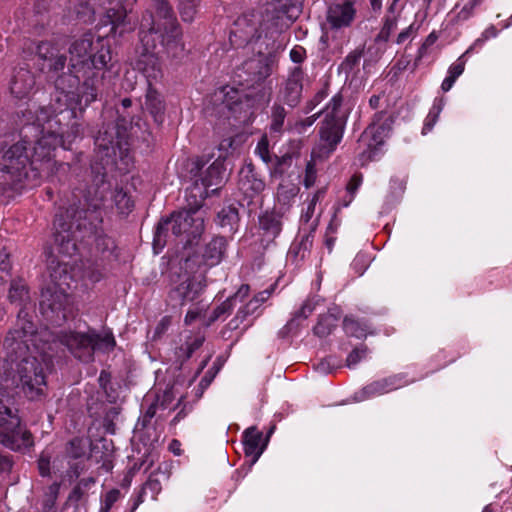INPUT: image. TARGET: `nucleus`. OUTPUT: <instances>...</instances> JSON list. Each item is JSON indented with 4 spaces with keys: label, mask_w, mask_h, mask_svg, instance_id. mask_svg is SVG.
Segmentation results:
<instances>
[{
    "label": "nucleus",
    "mask_w": 512,
    "mask_h": 512,
    "mask_svg": "<svg viewBox=\"0 0 512 512\" xmlns=\"http://www.w3.org/2000/svg\"><path fill=\"white\" fill-rule=\"evenodd\" d=\"M48 329H38L32 317L24 310L18 312L16 322L4 338L3 347L11 361H18L19 387L29 400L46 396L45 368L51 362L52 347Z\"/></svg>",
    "instance_id": "nucleus-1"
},
{
    "label": "nucleus",
    "mask_w": 512,
    "mask_h": 512,
    "mask_svg": "<svg viewBox=\"0 0 512 512\" xmlns=\"http://www.w3.org/2000/svg\"><path fill=\"white\" fill-rule=\"evenodd\" d=\"M69 85L72 88L83 80L81 91L86 102L96 100L97 93L94 80L99 72L107 68L111 61L110 47L100 38L95 39L91 33L84 34L73 41L69 47Z\"/></svg>",
    "instance_id": "nucleus-2"
},
{
    "label": "nucleus",
    "mask_w": 512,
    "mask_h": 512,
    "mask_svg": "<svg viewBox=\"0 0 512 512\" xmlns=\"http://www.w3.org/2000/svg\"><path fill=\"white\" fill-rule=\"evenodd\" d=\"M291 0H261L259 6L243 12L234 21L231 40L237 45L260 39L262 33L266 37L280 33L287 26L284 18L289 12Z\"/></svg>",
    "instance_id": "nucleus-3"
},
{
    "label": "nucleus",
    "mask_w": 512,
    "mask_h": 512,
    "mask_svg": "<svg viewBox=\"0 0 512 512\" xmlns=\"http://www.w3.org/2000/svg\"><path fill=\"white\" fill-rule=\"evenodd\" d=\"M87 211L76 203L67 208L61 207L53 222V238L57 252L64 257H72L78 252L79 241L93 233L91 223L86 221Z\"/></svg>",
    "instance_id": "nucleus-4"
},
{
    "label": "nucleus",
    "mask_w": 512,
    "mask_h": 512,
    "mask_svg": "<svg viewBox=\"0 0 512 512\" xmlns=\"http://www.w3.org/2000/svg\"><path fill=\"white\" fill-rule=\"evenodd\" d=\"M0 443L13 451L33 446V436L22 425L18 410L0 401Z\"/></svg>",
    "instance_id": "nucleus-5"
},
{
    "label": "nucleus",
    "mask_w": 512,
    "mask_h": 512,
    "mask_svg": "<svg viewBox=\"0 0 512 512\" xmlns=\"http://www.w3.org/2000/svg\"><path fill=\"white\" fill-rule=\"evenodd\" d=\"M212 156L202 155L191 160L190 174L199 177L204 187L205 197L218 194L228 180L229 173L225 167V157L219 155L205 171H202Z\"/></svg>",
    "instance_id": "nucleus-6"
},
{
    "label": "nucleus",
    "mask_w": 512,
    "mask_h": 512,
    "mask_svg": "<svg viewBox=\"0 0 512 512\" xmlns=\"http://www.w3.org/2000/svg\"><path fill=\"white\" fill-rule=\"evenodd\" d=\"M233 30L234 27L230 32V36H232ZM275 34L277 33L274 32L272 35L271 33H269L268 36L266 37L265 33H262L260 39L245 44L243 43L242 45H237L236 43H233L232 40H230L231 44L235 48H244L246 46L253 45L252 50L256 51L257 53V56L252 57L242 63L241 67L239 68V71L241 72L239 73V77H243V73L246 76L244 80L253 85L262 82L271 74V67L268 64L264 52L268 50L269 41L274 40ZM229 39H231V37H229Z\"/></svg>",
    "instance_id": "nucleus-7"
},
{
    "label": "nucleus",
    "mask_w": 512,
    "mask_h": 512,
    "mask_svg": "<svg viewBox=\"0 0 512 512\" xmlns=\"http://www.w3.org/2000/svg\"><path fill=\"white\" fill-rule=\"evenodd\" d=\"M343 97L335 94L323 109L324 120L320 127V139L328 151H333L341 141L346 124V112L342 109Z\"/></svg>",
    "instance_id": "nucleus-8"
},
{
    "label": "nucleus",
    "mask_w": 512,
    "mask_h": 512,
    "mask_svg": "<svg viewBox=\"0 0 512 512\" xmlns=\"http://www.w3.org/2000/svg\"><path fill=\"white\" fill-rule=\"evenodd\" d=\"M171 229L176 236H182L186 245L197 242L204 232V219L197 210L174 212L169 219H162V231Z\"/></svg>",
    "instance_id": "nucleus-9"
},
{
    "label": "nucleus",
    "mask_w": 512,
    "mask_h": 512,
    "mask_svg": "<svg viewBox=\"0 0 512 512\" xmlns=\"http://www.w3.org/2000/svg\"><path fill=\"white\" fill-rule=\"evenodd\" d=\"M162 46L168 57L179 58L184 54L182 31L169 4L162 0Z\"/></svg>",
    "instance_id": "nucleus-10"
},
{
    "label": "nucleus",
    "mask_w": 512,
    "mask_h": 512,
    "mask_svg": "<svg viewBox=\"0 0 512 512\" xmlns=\"http://www.w3.org/2000/svg\"><path fill=\"white\" fill-rule=\"evenodd\" d=\"M66 346L69 351L80 361L90 362L93 360L94 345L96 342L93 340L92 331L87 333H78L73 331L61 332L59 335L50 338L52 351L57 343Z\"/></svg>",
    "instance_id": "nucleus-11"
},
{
    "label": "nucleus",
    "mask_w": 512,
    "mask_h": 512,
    "mask_svg": "<svg viewBox=\"0 0 512 512\" xmlns=\"http://www.w3.org/2000/svg\"><path fill=\"white\" fill-rule=\"evenodd\" d=\"M212 103L217 107L219 113L226 114L227 112L234 117L250 107L248 95L244 91L228 85L214 92Z\"/></svg>",
    "instance_id": "nucleus-12"
},
{
    "label": "nucleus",
    "mask_w": 512,
    "mask_h": 512,
    "mask_svg": "<svg viewBox=\"0 0 512 512\" xmlns=\"http://www.w3.org/2000/svg\"><path fill=\"white\" fill-rule=\"evenodd\" d=\"M390 127L383 124H378L373 121L361 134L359 143L365 146V149L360 154L362 163L367 161L376 160L379 155L380 147L384 143V138L387 136Z\"/></svg>",
    "instance_id": "nucleus-13"
},
{
    "label": "nucleus",
    "mask_w": 512,
    "mask_h": 512,
    "mask_svg": "<svg viewBox=\"0 0 512 512\" xmlns=\"http://www.w3.org/2000/svg\"><path fill=\"white\" fill-rule=\"evenodd\" d=\"M304 72L301 67H294L287 80L280 88L277 101L295 108L301 101L303 91Z\"/></svg>",
    "instance_id": "nucleus-14"
},
{
    "label": "nucleus",
    "mask_w": 512,
    "mask_h": 512,
    "mask_svg": "<svg viewBox=\"0 0 512 512\" xmlns=\"http://www.w3.org/2000/svg\"><path fill=\"white\" fill-rule=\"evenodd\" d=\"M359 0H340L327 10V23L331 29H342L352 25L356 17L355 4Z\"/></svg>",
    "instance_id": "nucleus-15"
},
{
    "label": "nucleus",
    "mask_w": 512,
    "mask_h": 512,
    "mask_svg": "<svg viewBox=\"0 0 512 512\" xmlns=\"http://www.w3.org/2000/svg\"><path fill=\"white\" fill-rule=\"evenodd\" d=\"M3 170L12 175H21L30 162L27 141H19L5 150L3 156Z\"/></svg>",
    "instance_id": "nucleus-16"
},
{
    "label": "nucleus",
    "mask_w": 512,
    "mask_h": 512,
    "mask_svg": "<svg viewBox=\"0 0 512 512\" xmlns=\"http://www.w3.org/2000/svg\"><path fill=\"white\" fill-rule=\"evenodd\" d=\"M140 41L143 52L141 62L145 65L143 71L148 68L151 73L160 72L159 51L157 49L160 35L154 28L140 32Z\"/></svg>",
    "instance_id": "nucleus-17"
},
{
    "label": "nucleus",
    "mask_w": 512,
    "mask_h": 512,
    "mask_svg": "<svg viewBox=\"0 0 512 512\" xmlns=\"http://www.w3.org/2000/svg\"><path fill=\"white\" fill-rule=\"evenodd\" d=\"M405 373L394 374L367 384L361 390L365 398L380 396L413 383Z\"/></svg>",
    "instance_id": "nucleus-18"
},
{
    "label": "nucleus",
    "mask_w": 512,
    "mask_h": 512,
    "mask_svg": "<svg viewBox=\"0 0 512 512\" xmlns=\"http://www.w3.org/2000/svg\"><path fill=\"white\" fill-rule=\"evenodd\" d=\"M239 189L253 198L265 189V182L252 162H247L239 171Z\"/></svg>",
    "instance_id": "nucleus-19"
},
{
    "label": "nucleus",
    "mask_w": 512,
    "mask_h": 512,
    "mask_svg": "<svg viewBox=\"0 0 512 512\" xmlns=\"http://www.w3.org/2000/svg\"><path fill=\"white\" fill-rule=\"evenodd\" d=\"M263 434L255 426L247 428L243 432L244 452L251 457V464H255L263 453L266 442L262 443Z\"/></svg>",
    "instance_id": "nucleus-20"
},
{
    "label": "nucleus",
    "mask_w": 512,
    "mask_h": 512,
    "mask_svg": "<svg viewBox=\"0 0 512 512\" xmlns=\"http://www.w3.org/2000/svg\"><path fill=\"white\" fill-rule=\"evenodd\" d=\"M241 206L240 202L236 200L225 204L217 213L216 223L230 233L236 232L240 221L239 207Z\"/></svg>",
    "instance_id": "nucleus-21"
},
{
    "label": "nucleus",
    "mask_w": 512,
    "mask_h": 512,
    "mask_svg": "<svg viewBox=\"0 0 512 512\" xmlns=\"http://www.w3.org/2000/svg\"><path fill=\"white\" fill-rule=\"evenodd\" d=\"M145 77L147 79V93L145 99V109L158 121L160 114V97L158 92V73H151L148 68L145 69Z\"/></svg>",
    "instance_id": "nucleus-22"
},
{
    "label": "nucleus",
    "mask_w": 512,
    "mask_h": 512,
    "mask_svg": "<svg viewBox=\"0 0 512 512\" xmlns=\"http://www.w3.org/2000/svg\"><path fill=\"white\" fill-rule=\"evenodd\" d=\"M227 248V240L223 236H215L206 244L202 260L206 266L213 267L218 265L224 258Z\"/></svg>",
    "instance_id": "nucleus-23"
},
{
    "label": "nucleus",
    "mask_w": 512,
    "mask_h": 512,
    "mask_svg": "<svg viewBox=\"0 0 512 512\" xmlns=\"http://www.w3.org/2000/svg\"><path fill=\"white\" fill-rule=\"evenodd\" d=\"M316 226L317 223L313 222L309 227V231L303 234L299 241L293 242L290 246L288 256L292 258L293 261H303L309 256L313 246V238Z\"/></svg>",
    "instance_id": "nucleus-24"
},
{
    "label": "nucleus",
    "mask_w": 512,
    "mask_h": 512,
    "mask_svg": "<svg viewBox=\"0 0 512 512\" xmlns=\"http://www.w3.org/2000/svg\"><path fill=\"white\" fill-rule=\"evenodd\" d=\"M62 142V136L54 132H47L46 134H43L33 147V157H35L36 160H44L49 158L51 156V152L58 145H61Z\"/></svg>",
    "instance_id": "nucleus-25"
},
{
    "label": "nucleus",
    "mask_w": 512,
    "mask_h": 512,
    "mask_svg": "<svg viewBox=\"0 0 512 512\" xmlns=\"http://www.w3.org/2000/svg\"><path fill=\"white\" fill-rule=\"evenodd\" d=\"M50 270V278L52 282V286L61 289H69L71 282L73 281V276L71 275V268L68 263L54 260L51 261L49 266Z\"/></svg>",
    "instance_id": "nucleus-26"
},
{
    "label": "nucleus",
    "mask_w": 512,
    "mask_h": 512,
    "mask_svg": "<svg viewBox=\"0 0 512 512\" xmlns=\"http://www.w3.org/2000/svg\"><path fill=\"white\" fill-rule=\"evenodd\" d=\"M8 299L11 304H15L21 307L19 312L21 310L26 311L32 317V321L35 323L34 316L31 313H29L26 309V305L30 301V296L28 287L22 279L18 278L13 279L11 281L10 288L8 291Z\"/></svg>",
    "instance_id": "nucleus-27"
},
{
    "label": "nucleus",
    "mask_w": 512,
    "mask_h": 512,
    "mask_svg": "<svg viewBox=\"0 0 512 512\" xmlns=\"http://www.w3.org/2000/svg\"><path fill=\"white\" fill-rule=\"evenodd\" d=\"M288 111L284 108L282 103L275 101L270 107L269 118V133L278 137L286 130V118Z\"/></svg>",
    "instance_id": "nucleus-28"
},
{
    "label": "nucleus",
    "mask_w": 512,
    "mask_h": 512,
    "mask_svg": "<svg viewBox=\"0 0 512 512\" xmlns=\"http://www.w3.org/2000/svg\"><path fill=\"white\" fill-rule=\"evenodd\" d=\"M343 330L347 336L358 339L365 338L371 330V324L364 318L346 315L343 319Z\"/></svg>",
    "instance_id": "nucleus-29"
},
{
    "label": "nucleus",
    "mask_w": 512,
    "mask_h": 512,
    "mask_svg": "<svg viewBox=\"0 0 512 512\" xmlns=\"http://www.w3.org/2000/svg\"><path fill=\"white\" fill-rule=\"evenodd\" d=\"M67 290L68 289L56 288L54 286L47 287V289L42 293V303L47 304L52 311L64 310L69 304V295Z\"/></svg>",
    "instance_id": "nucleus-30"
},
{
    "label": "nucleus",
    "mask_w": 512,
    "mask_h": 512,
    "mask_svg": "<svg viewBox=\"0 0 512 512\" xmlns=\"http://www.w3.org/2000/svg\"><path fill=\"white\" fill-rule=\"evenodd\" d=\"M35 81L32 73L28 70L21 69L14 76L10 90L16 98H24L34 87Z\"/></svg>",
    "instance_id": "nucleus-31"
},
{
    "label": "nucleus",
    "mask_w": 512,
    "mask_h": 512,
    "mask_svg": "<svg viewBox=\"0 0 512 512\" xmlns=\"http://www.w3.org/2000/svg\"><path fill=\"white\" fill-rule=\"evenodd\" d=\"M116 245L112 238L106 235H99L95 237L94 253L96 260L108 263L117 258L115 254Z\"/></svg>",
    "instance_id": "nucleus-32"
},
{
    "label": "nucleus",
    "mask_w": 512,
    "mask_h": 512,
    "mask_svg": "<svg viewBox=\"0 0 512 512\" xmlns=\"http://www.w3.org/2000/svg\"><path fill=\"white\" fill-rule=\"evenodd\" d=\"M259 225L267 236L277 237L282 231L281 216L275 212H265L259 218Z\"/></svg>",
    "instance_id": "nucleus-33"
},
{
    "label": "nucleus",
    "mask_w": 512,
    "mask_h": 512,
    "mask_svg": "<svg viewBox=\"0 0 512 512\" xmlns=\"http://www.w3.org/2000/svg\"><path fill=\"white\" fill-rule=\"evenodd\" d=\"M120 10H114L110 9L107 12V16L110 19V23L112 25L113 30H117L120 27H123L120 30V34L124 33L127 30H132L133 26L131 25L130 20L128 19L127 15V8L128 7H120Z\"/></svg>",
    "instance_id": "nucleus-34"
},
{
    "label": "nucleus",
    "mask_w": 512,
    "mask_h": 512,
    "mask_svg": "<svg viewBox=\"0 0 512 512\" xmlns=\"http://www.w3.org/2000/svg\"><path fill=\"white\" fill-rule=\"evenodd\" d=\"M299 190L296 184L290 181H283L277 188V201L279 204L289 207L299 193Z\"/></svg>",
    "instance_id": "nucleus-35"
},
{
    "label": "nucleus",
    "mask_w": 512,
    "mask_h": 512,
    "mask_svg": "<svg viewBox=\"0 0 512 512\" xmlns=\"http://www.w3.org/2000/svg\"><path fill=\"white\" fill-rule=\"evenodd\" d=\"M337 326V317L333 314L320 315L313 332L316 336L324 338L329 336Z\"/></svg>",
    "instance_id": "nucleus-36"
},
{
    "label": "nucleus",
    "mask_w": 512,
    "mask_h": 512,
    "mask_svg": "<svg viewBox=\"0 0 512 512\" xmlns=\"http://www.w3.org/2000/svg\"><path fill=\"white\" fill-rule=\"evenodd\" d=\"M399 15L386 14L383 19V25L375 37V42L386 43L389 41L391 34L397 29Z\"/></svg>",
    "instance_id": "nucleus-37"
},
{
    "label": "nucleus",
    "mask_w": 512,
    "mask_h": 512,
    "mask_svg": "<svg viewBox=\"0 0 512 512\" xmlns=\"http://www.w3.org/2000/svg\"><path fill=\"white\" fill-rule=\"evenodd\" d=\"M445 105V99L443 97H437L434 99L433 105L428 113V115L425 118L423 128H422V134L425 135L429 133L434 125L436 124L438 117L443 110V107Z\"/></svg>",
    "instance_id": "nucleus-38"
},
{
    "label": "nucleus",
    "mask_w": 512,
    "mask_h": 512,
    "mask_svg": "<svg viewBox=\"0 0 512 512\" xmlns=\"http://www.w3.org/2000/svg\"><path fill=\"white\" fill-rule=\"evenodd\" d=\"M483 40L477 39L472 46H470L453 64L450 65L448 69V74L452 75L454 78H458L464 72L466 65V56L472 52L476 47H482Z\"/></svg>",
    "instance_id": "nucleus-39"
},
{
    "label": "nucleus",
    "mask_w": 512,
    "mask_h": 512,
    "mask_svg": "<svg viewBox=\"0 0 512 512\" xmlns=\"http://www.w3.org/2000/svg\"><path fill=\"white\" fill-rule=\"evenodd\" d=\"M131 106L132 100L130 98H124L121 100V108L117 109V126L125 130L131 128L134 122V117H132L130 113L127 112V109Z\"/></svg>",
    "instance_id": "nucleus-40"
},
{
    "label": "nucleus",
    "mask_w": 512,
    "mask_h": 512,
    "mask_svg": "<svg viewBox=\"0 0 512 512\" xmlns=\"http://www.w3.org/2000/svg\"><path fill=\"white\" fill-rule=\"evenodd\" d=\"M115 206L119 213L128 214L133 209V201L122 188H116L113 195Z\"/></svg>",
    "instance_id": "nucleus-41"
},
{
    "label": "nucleus",
    "mask_w": 512,
    "mask_h": 512,
    "mask_svg": "<svg viewBox=\"0 0 512 512\" xmlns=\"http://www.w3.org/2000/svg\"><path fill=\"white\" fill-rule=\"evenodd\" d=\"M319 301L320 300L317 299L316 297L308 298L303 303L301 308L294 313V317L290 320V322H288L287 327L289 329H291L294 326V323L296 322V320L299 318H302V319L308 318V316L313 313L316 306L319 304Z\"/></svg>",
    "instance_id": "nucleus-42"
},
{
    "label": "nucleus",
    "mask_w": 512,
    "mask_h": 512,
    "mask_svg": "<svg viewBox=\"0 0 512 512\" xmlns=\"http://www.w3.org/2000/svg\"><path fill=\"white\" fill-rule=\"evenodd\" d=\"M105 265L106 263L98 260L95 261V264L88 261V264L84 266L82 277L93 283L100 281L103 277L102 271Z\"/></svg>",
    "instance_id": "nucleus-43"
},
{
    "label": "nucleus",
    "mask_w": 512,
    "mask_h": 512,
    "mask_svg": "<svg viewBox=\"0 0 512 512\" xmlns=\"http://www.w3.org/2000/svg\"><path fill=\"white\" fill-rule=\"evenodd\" d=\"M459 5H456L454 9L451 11V19L450 22L452 25H461L464 22L471 19L476 12L469 8L467 5H463L459 10Z\"/></svg>",
    "instance_id": "nucleus-44"
},
{
    "label": "nucleus",
    "mask_w": 512,
    "mask_h": 512,
    "mask_svg": "<svg viewBox=\"0 0 512 512\" xmlns=\"http://www.w3.org/2000/svg\"><path fill=\"white\" fill-rule=\"evenodd\" d=\"M93 340L96 342L94 350H112L115 346V339L111 332H105L103 334L92 331Z\"/></svg>",
    "instance_id": "nucleus-45"
},
{
    "label": "nucleus",
    "mask_w": 512,
    "mask_h": 512,
    "mask_svg": "<svg viewBox=\"0 0 512 512\" xmlns=\"http://www.w3.org/2000/svg\"><path fill=\"white\" fill-rule=\"evenodd\" d=\"M369 349L365 344L356 346L347 356L346 366L354 368L358 363L367 357Z\"/></svg>",
    "instance_id": "nucleus-46"
},
{
    "label": "nucleus",
    "mask_w": 512,
    "mask_h": 512,
    "mask_svg": "<svg viewBox=\"0 0 512 512\" xmlns=\"http://www.w3.org/2000/svg\"><path fill=\"white\" fill-rule=\"evenodd\" d=\"M10 254L5 248L0 250V285H4L11 277Z\"/></svg>",
    "instance_id": "nucleus-47"
},
{
    "label": "nucleus",
    "mask_w": 512,
    "mask_h": 512,
    "mask_svg": "<svg viewBox=\"0 0 512 512\" xmlns=\"http://www.w3.org/2000/svg\"><path fill=\"white\" fill-rule=\"evenodd\" d=\"M255 154L259 156V158L265 164L269 165L273 163L274 154H272L269 150V141L266 135L261 137V139L258 141L255 148Z\"/></svg>",
    "instance_id": "nucleus-48"
},
{
    "label": "nucleus",
    "mask_w": 512,
    "mask_h": 512,
    "mask_svg": "<svg viewBox=\"0 0 512 512\" xmlns=\"http://www.w3.org/2000/svg\"><path fill=\"white\" fill-rule=\"evenodd\" d=\"M198 0H181L179 11L183 21L191 22L197 11Z\"/></svg>",
    "instance_id": "nucleus-49"
},
{
    "label": "nucleus",
    "mask_w": 512,
    "mask_h": 512,
    "mask_svg": "<svg viewBox=\"0 0 512 512\" xmlns=\"http://www.w3.org/2000/svg\"><path fill=\"white\" fill-rule=\"evenodd\" d=\"M160 490L159 482L154 473H152L149 477V479L146 481V483L142 487V493L141 496L143 497H151L153 499H156V495L158 494Z\"/></svg>",
    "instance_id": "nucleus-50"
},
{
    "label": "nucleus",
    "mask_w": 512,
    "mask_h": 512,
    "mask_svg": "<svg viewBox=\"0 0 512 512\" xmlns=\"http://www.w3.org/2000/svg\"><path fill=\"white\" fill-rule=\"evenodd\" d=\"M57 51L58 49L49 42H41L37 46V55L40 59L44 60L45 62L52 61Z\"/></svg>",
    "instance_id": "nucleus-51"
},
{
    "label": "nucleus",
    "mask_w": 512,
    "mask_h": 512,
    "mask_svg": "<svg viewBox=\"0 0 512 512\" xmlns=\"http://www.w3.org/2000/svg\"><path fill=\"white\" fill-rule=\"evenodd\" d=\"M370 264V257L366 253H358L352 261L351 267L359 275H363Z\"/></svg>",
    "instance_id": "nucleus-52"
},
{
    "label": "nucleus",
    "mask_w": 512,
    "mask_h": 512,
    "mask_svg": "<svg viewBox=\"0 0 512 512\" xmlns=\"http://www.w3.org/2000/svg\"><path fill=\"white\" fill-rule=\"evenodd\" d=\"M361 58L362 50H354L350 52L343 61L342 68L347 73L352 72V70L359 65Z\"/></svg>",
    "instance_id": "nucleus-53"
},
{
    "label": "nucleus",
    "mask_w": 512,
    "mask_h": 512,
    "mask_svg": "<svg viewBox=\"0 0 512 512\" xmlns=\"http://www.w3.org/2000/svg\"><path fill=\"white\" fill-rule=\"evenodd\" d=\"M121 496V492L119 489H111L105 494V497L102 501L100 512H109L114 505L115 502L119 500Z\"/></svg>",
    "instance_id": "nucleus-54"
},
{
    "label": "nucleus",
    "mask_w": 512,
    "mask_h": 512,
    "mask_svg": "<svg viewBox=\"0 0 512 512\" xmlns=\"http://www.w3.org/2000/svg\"><path fill=\"white\" fill-rule=\"evenodd\" d=\"M66 453L73 459H78L84 455L83 442L80 438L72 439L66 448Z\"/></svg>",
    "instance_id": "nucleus-55"
},
{
    "label": "nucleus",
    "mask_w": 512,
    "mask_h": 512,
    "mask_svg": "<svg viewBox=\"0 0 512 512\" xmlns=\"http://www.w3.org/2000/svg\"><path fill=\"white\" fill-rule=\"evenodd\" d=\"M66 65V56L64 54H60L57 51L54 55V59L52 61H47V67L50 72L59 73L63 71Z\"/></svg>",
    "instance_id": "nucleus-56"
},
{
    "label": "nucleus",
    "mask_w": 512,
    "mask_h": 512,
    "mask_svg": "<svg viewBox=\"0 0 512 512\" xmlns=\"http://www.w3.org/2000/svg\"><path fill=\"white\" fill-rule=\"evenodd\" d=\"M292 162V156L290 154H285L281 157L274 154L273 157V165H274V172L283 174L285 167H288L291 165Z\"/></svg>",
    "instance_id": "nucleus-57"
},
{
    "label": "nucleus",
    "mask_w": 512,
    "mask_h": 512,
    "mask_svg": "<svg viewBox=\"0 0 512 512\" xmlns=\"http://www.w3.org/2000/svg\"><path fill=\"white\" fill-rule=\"evenodd\" d=\"M235 303L233 300L228 297L223 303L217 306L212 313V320H216L223 316L224 314H228L232 311Z\"/></svg>",
    "instance_id": "nucleus-58"
},
{
    "label": "nucleus",
    "mask_w": 512,
    "mask_h": 512,
    "mask_svg": "<svg viewBox=\"0 0 512 512\" xmlns=\"http://www.w3.org/2000/svg\"><path fill=\"white\" fill-rule=\"evenodd\" d=\"M362 181H363V175L361 173H355L351 177V179L349 180V182L346 186V191H347V194L350 195V199L355 197L357 190L359 189V187L362 184Z\"/></svg>",
    "instance_id": "nucleus-59"
},
{
    "label": "nucleus",
    "mask_w": 512,
    "mask_h": 512,
    "mask_svg": "<svg viewBox=\"0 0 512 512\" xmlns=\"http://www.w3.org/2000/svg\"><path fill=\"white\" fill-rule=\"evenodd\" d=\"M157 408H158L157 403L156 402L152 403L148 407L147 411L145 412V414L142 417L141 425H142V428L144 430H146V432H149V430L151 428V421L154 418V416L156 415Z\"/></svg>",
    "instance_id": "nucleus-60"
},
{
    "label": "nucleus",
    "mask_w": 512,
    "mask_h": 512,
    "mask_svg": "<svg viewBox=\"0 0 512 512\" xmlns=\"http://www.w3.org/2000/svg\"><path fill=\"white\" fill-rule=\"evenodd\" d=\"M316 182V168L312 162H308L305 169L303 184L306 188L312 187Z\"/></svg>",
    "instance_id": "nucleus-61"
},
{
    "label": "nucleus",
    "mask_w": 512,
    "mask_h": 512,
    "mask_svg": "<svg viewBox=\"0 0 512 512\" xmlns=\"http://www.w3.org/2000/svg\"><path fill=\"white\" fill-rule=\"evenodd\" d=\"M336 230H337V227L334 226V224L332 222L328 225V227L326 229L324 243L329 252H331L333 250V247H334V244L336 241V237L334 236V234L336 233Z\"/></svg>",
    "instance_id": "nucleus-62"
},
{
    "label": "nucleus",
    "mask_w": 512,
    "mask_h": 512,
    "mask_svg": "<svg viewBox=\"0 0 512 512\" xmlns=\"http://www.w3.org/2000/svg\"><path fill=\"white\" fill-rule=\"evenodd\" d=\"M250 316L248 313H245L244 308L241 307L237 311L236 316L230 320L228 326L231 330H237L240 328V325Z\"/></svg>",
    "instance_id": "nucleus-63"
},
{
    "label": "nucleus",
    "mask_w": 512,
    "mask_h": 512,
    "mask_svg": "<svg viewBox=\"0 0 512 512\" xmlns=\"http://www.w3.org/2000/svg\"><path fill=\"white\" fill-rule=\"evenodd\" d=\"M199 284L194 282L182 283L178 290H185L186 293L183 294V299H194L195 295L198 292Z\"/></svg>",
    "instance_id": "nucleus-64"
}]
</instances>
